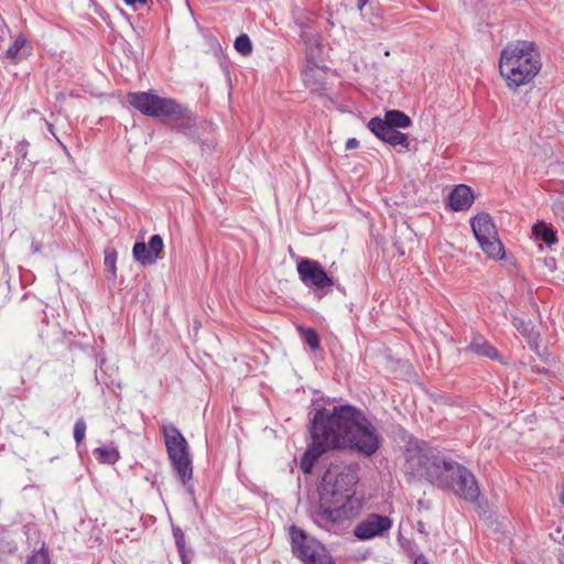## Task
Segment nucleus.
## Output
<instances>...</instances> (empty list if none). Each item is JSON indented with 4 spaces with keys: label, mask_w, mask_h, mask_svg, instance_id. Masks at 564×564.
I'll list each match as a JSON object with an SVG mask.
<instances>
[{
    "label": "nucleus",
    "mask_w": 564,
    "mask_h": 564,
    "mask_svg": "<svg viewBox=\"0 0 564 564\" xmlns=\"http://www.w3.org/2000/svg\"><path fill=\"white\" fill-rule=\"evenodd\" d=\"M403 469L406 476L414 479H426L433 485L445 484L442 473L448 460L437 451L427 447L425 443L410 441L404 452Z\"/></svg>",
    "instance_id": "5"
},
{
    "label": "nucleus",
    "mask_w": 564,
    "mask_h": 564,
    "mask_svg": "<svg viewBox=\"0 0 564 564\" xmlns=\"http://www.w3.org/2000/svg\"><path fill=\"white\" fill-rule=\"evenodd\" d=\"M535 234L547 246H552L556 242V235L551 228L542 227L540 230L536 229Z\"/></svg>",
    "instance_id": "22"
},
{
    "label": "nucleus",
    "mask_w": 564,
    "mask_h": 564,
    "mask_svg": "<svg viewBox=\"0 0 564 564\" xmlns=\"http://www.w3.org/2000/svg\"><path fill=\"white\" fill-rule=\"evenodd\" d=\"M116 261H117L116 252H106L104 263H105L106 269L108 271H110L112 275L116 274Z\"/></svg>",
    "instance_id": "25"
},
{
    "label": "nucleus",
    "mask_w": 564,
    "mask_h": 564,
    "mask_svg": "<svg viewBox=\"0 0 564 564\" xmlns=\"http://www.w3.org/2000/svg\"><path fill=\"white\" fill-rule=\"evenodd\" d=\"M235 48L243 56H248L252 52V43L247 34L237 36L235 41Z\"/></svg>",
    "instance_id": "20"
},
{
    "label": "nucleus",
    "mask_w": 564,
    "mask_h": 564,
    "mask_svg": "<svg viewBox=\"0 0 564 564\" xmlns=\"http://www.w3.org/2000/svg\"><path fill=\"white\" fill-rule=\"evenodd\" d=\"M296 270L301 282L307 288L322 291L335 284L333 276L316 260L301 258L297 261Z\"/></svg>",
    "instance_id": "10"
},
{
    "label": "nucleus",
    "mask_w": 564,
    "mask_h": 564,
    "mask_svg": "<svg viewBox=\"0 0 564 564\" xmlns=\"http://www.w3.org/2000/svg\"><path fill=\"white\" fill-rule=\"evenodd\" d=\"M391 525L392 521L388 517L372 513L355 528L354 533L359 540H369L382 535Z\"/></svg>",
    "instance_id": "13"
},
{
    "label": "nucleus",
    "mask_w": 564,
    "mask_h": 564,
    "mask_svg": "<svg viewBox=\"0 0 564 564\" xmlns=\"http://www.w3.org/2000/svg\"><path fill=\"white\" fill-rule=\"evenodd\" d=\"M368 0H357V8L359 10H362L364 7L367 4Z\"/></svg>",
    "instance_id": "31"
},
{
    "label": "nucleus",
    "mask_w": 564,
    "mask_h": 564,
    "mask_svg": "<svg viewBox=\"0 0 564 564\" xmlns=\"http://www.w3.org/2000/svg\"><path fill=\"white\" fill-rule=\"evenodd\" d=\"M442 478L445 484H436L435 486L442 489H449L459 498L468 501L476 502L479 497V487L475 476L466 467L448 460Z\"/></svg>",
    "instance_id": "7"
},
{
    "label": "nucleus",
    "mask_w": 564,
    "mask_h": 564,
    "mask_svg": "<svg viewBox=\"0 0 564 564\" xmlns=\"http://www.w3.org/2000/svg\"><path fill=\"white\" fill-rule=\"evenodd\" d=\"M127 100L143 115L173 119L175 127L184 133L196 124V115L172 98H163L150 91H138L129 93Z\"/></svg>",
    "instance_id": "4"
},
{
    "label": "nucleus",
    "mask_w": 564,
    "mask_h": 564,
    "mask_svg": "<svg viewBox=\"0 0 564 564\" xmlns=\"http://www.w3.org/2000/svg\"><path fill=\"white\" fill-rule=\"evenodd\" d=\"M467 351L475 352L480 356H485L488 358H496L497 357V350L494 346H491L487 340H485L481 336H476L469 344V346L466 348Z\"/></svg>",
    "instance_id": "16"
},
{
    "label": "nucleus",
    "mask_w": 564,
    "mask_h": 564,
    "mask_svg": "<svg viewBox=\"0 0 564 564\" xmlns=\"http://www.w3.org/2000/svg\"><path fill=\"white\" fill-rule=\"evenodd\" d=\"M312 444L304 453L300 467L310 474L315 460L329 449H352L365 456L373 455L381 442L377 429L365 413L351 405L321 409L314 415Z\"/></svg>",
    "instance_id": "1"
},
{
    "label": "nucleus",
    "mask_w": 564,
    "mask_h": 564,
    "mask_svg": "<svg viewBox=\"0 0 564 564\" xmlns=\"http://www.w3.org/2000/svg\"><path fill=\"white\" fill-rule=\"evenodd\" d=\"M32 54V45L23 34H19L13 44L6 51L4 57L14 64L20 63Z\"/></svg>",
    "instance_id": "15"
},
{
    "label": "nucleus",
    "mask_w": 564,
    "mask_h": 564,
    "mask_svg": "<svg viewBox=\"0 0 564 564\" xmlns=\"http://www.w3.org/2000/svg\"><path fill=\"white\" fill-rule=\"evenodd\" d=\"M86 429L87 426L84 419H79L76 421L74 425V440L77 445H79L84 441L86 435Z\"/></svg>",
    "instance_id": "23"
},
{
    "label": "nucleus",
    "mask_w": 564,
    "mask_h": 564,
    "mask_svg": "<svg viewBox=\"0 0 564 564\" xmlns=\"http://www.w3.org/2000/svg\"><path fill=\"white\" fill-rule=\"evenodd\" d=\"M369 130L380 140L390 144L391 147H402L404 150H409L410 142L408 137L398 131L395 128L388 126L387 122H382L381 118L375 117L368 122Z\"/></svg>",
    "instance_id": "11"
},
{
    "label": "nucleus",
    "mask_w": 564,
    "mask_h": 564,
    "mask_svg": "<svg viewBox=\"0 0 564 564\" xmlns=\"http://www.w3.org/2000/svg\"><path fill=\"white\" fill-rule=\"evenodd\" d=\"M474 202V195L469 186L457 185L448 195V206L454 212L468 209Z\"/></svg>",
    "instance_id": "14"
},
{
    "label": "nucleus",
    "mask_w": 564,
    "mask_h": 564,
    "mask_svg": "<svg viewBox=\"0 0 564 564\" xmlns=\"http://www.w3.org/2000/svg\"><path fill=\"white\" fill-rule=\"evenodd\" d=\"M313 73H314V67H310V66H307L306 69L303 72V78H304V82L306 85L314 84Z\"/></svg>",
    "instance_id": "28"
},
{
    "label": "nucleus",
    "mask_w": 564,
    "mask_h": 564,
    "mask_svg": "<svg viewBox=\"0 0 564 564\" xmlns=\"http://www.w3.org/2000/svg\"><path fill=\"white\" fill-rule=\"evenodd\" d=\"M163 239L160 235H153L148 245L144 242H135L132 249L134 260L141 265H150L155 263L163 252Z\"/></svg>",
    "instance_id": "12"
},
{
    "label": "nucleus",
    "mask_w": 564,
    "mask_h": 564,
    "mask_svg": "<svg viewBox=\"0 0 564 564\" xmlns=\"http://www.w3.org/2000/svg\"><path fill=\"white\" fill-rule=\"evenodd\" d=\"M540 69V55L533 42L510 43L500 53L499 72L511 90L529 84Z\"/></svg>",
    "instance_id": "3"
},
{
    "label": "nucleus",
    "mask_w": 564,
    "mask_h": 564,
    "mask_svg": "<svg viewBox=\"0 0 564 564\" xmlns=\"http://www.w3.org/2000/svg\"><path fill=\"white\" fill-rule=\"evenodd\" d=\"M358 145H359V141L355 138L348 139L345 144L347 150H354V149L358 148Z\"/></svg>",
    "instance_id": "29"
},
{
    "label": "nucleus",
    "mask_w": 564,
    "mask_h": 564,
    "mask_svg": "<svg viewBox=\"0 0 564 564\" xmlns=\"http://www.w3.org/2000/svg\"><path fill=\"white\" fill-rule=\"evenodd\" d=\"M26 564H50V558L44 550H40L28 558Z\"/></svg>",
    "instance_id": "24"
},
{
    "label": "nucleus",
    "mask_w": 564,
    "mask_h": 564,
    "mask_svg": "<svg viewBox=\"0 0 564 564\" xmlns=\"http://www.w3.org/2000/svg\"><path fill=\"white\" fill-rule=\"evenodd\" d=\"M470 226L481 250L488 258L500 260L505 257L503 245L490 215L486 213L476 215L471 218Z\"/></svg>",
    "instance_id": "9"
},
{
    "label": "nucleus",
    "mask_w": 564,
    "mask_h": 564,
    "mask_svg": "<svg viewBox=\"0 0 564 564\" xmlns=\"http://www.w3.org/2000/svg\"><path fill=\"white\" fill-rule=\"evenodd\" d=\"M381 121L395 129H405L411 126L410 117L400 110L386 111L384 118Z\"/></svg>",
    "instance_id": "17"
},
{
    "label": "nucleus",
    "mask_w": 564,
    "mask_h": 564,
    "mask_svg": "<svg viewBox=\"0 0 564 564\" xmlns=\"http://www.w3.org/2000/svg\"><path fill=\"white\" fill-rule=\"evenodd\" d=\"M305 43H306V47H307V59H308V63H313V58L315 57V52L314 50L315 48H318L319 46V43H318V40L317 39H311V40H305Z\"/></svg>",
    "instance_id": "26"
},
{
    "label": "nucleus",
    "mask_w": 564,
    "mask_h": 564,
    "mask_svg": "<svg viewBox=\"0 0 564 564\" xmlns=\"http://www.w3.org/2000/svg\"><path fill=\"white\" fill-rule=\"evenodd\" d=\"M161 431L172 466L180 481L184 486H187L193 476V466L187 441L173 424H162Z\"/></svg>",
    "instance_id": "6"
},
{
    "label": "nucleus",
    "mask_w": 564,
    "mask_h": 564,
    "mask_svg": "<svg viewBox=\"0 0 564 564\" xmlns=\"http://www.w3.org/2000/svg\"><path fill=\"white\" fill-rule=\"evenodd\" d=\"M110 384L116 386L118 389L121 388L120 382H115V380H111Z\"/></svg>",
    "instance_id": "33"
},
{
    "label": "nucleus",
    "mask_w": 564,
    "mask_h": 564,
    "mask_svg": "<svg viewBox=\"0 0 564 564\" xmlns=\"http://www.w3.org/2000/svg\"><path fill=\"white\" fill-rule=\"evenodd\" d=\"M357 480L351 466L334 464L328 467L322 479L319 503L312 512L315 524L333 531L337 523L358 514L361 501L352 491Z\"/></svg>",
    "instance_id": "2"
},
{
    "label": "nucleus",
    "mask_w": 564,
    "mask_h": 564,
    "mask_svg": "<svg viewBox=\"0 0 564 564\" xmlns=\"http://www.w3.org/2000/svg\"><path fill=\"white\" fill-rule=\"evenodd\" d=\"M172 532H173L175 545H176V549H177V552H178L182 563L189 564V560H188L187 551H186L184 532L178 527H173Z\"/></svg>",
    "instance_id": "19"
},
{
    "label": "nucleus",
    "mask_w": 564,
    "mask_h": 564,
    "mask_svg": "<svg viewBox=\"0 0 564 564\" xmlns=\"http://www.w3.org/2000/svg\"><path fill=\"white\" fill-rule=\"evenodd\" d=\"M414 564H427L424 556H417L414 561Z\"/></svg>",
    "instance_id": "30"
},
{
    "label": "nucleus",
    "mask_w": 564,
    "mask_h": 564,
    "mask_svg": "<svg viewBox=\"0 0 564 564\" xmlns=\"http://www.w3.org/2000/svg\"><path fill=\"white\" fill-rule=\"evenodd\" d=\"M560 501L564 506V488L562 489V491L560 494Z\"/></svg>",
    "instance_id": "32"
},
{
    "label": "nucleus",
    "mask_w": 564,
    "mask_h": 564,
    "mask_svg": "<svg viewBox=\"0 0 564 564\" xmlns=\"http://www.w3.org/2000/svg\"><path fill=\"white\" fill-rule=\"evenodd\" d=\"M292 551L305 564H335L325 546L302 529L290 528Z\"/></svg>",
    "instance_id": "8"
},
{
    "label": "nucleus",
    "mask_w": 564,
    "mask_h": 564,
    "mask_svg": "<svg viewBox=\"0 0 564 564\" xmlns=\"http://www.w3.org/2000/svg\"><path fill=\"white\" fill-rule=\"evenodd\" d=\"M303 339L312 350H317L319 347V338L316 332L312 328L303 330Z\"/></svg>",
    "instance_id": "21"
},
{
    "label": "nucleus",
    "mask_w": 564,
    "mask_h": 564,
    "mask_svg": "<svg viewBox=\"0 0 564 564\" xmlns=\"http://www.w3.org/2000/svg\"><path fill=\"white\" fill-rule=\"evenodd\" d=\"M94 455L102 464H115L120 457L118 449L113 446L98 447L94 451Z\"/></svg>",
    "instance_id": "18"
},
{
    "label": "nucleus",
    "mask_w": 564,
    "mask_h": 564,
    "mask_svg": "<svg viewBox=\"0 0 564 564\" xmlns=\"http://www.w3.org/2000/svg\"><path fill=\"white\" fill-rule=\"evenodd\" d=\"M123 2L133 8V10H139L140 8L148 4L149 0H123Z\"/></svg>",
    "instance_id": "27"
}]
</instances>
